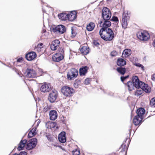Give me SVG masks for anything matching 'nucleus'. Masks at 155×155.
Returning a JSON list of instances; mask_svg holds the SVG:
<instances>
[{"label":"nucleus","instance_id":"nucleus-42","mask_svg":"<svg viewBox=\"0 0 155 155\" xmlns=\"http://www.w3.org/2000/svg\"><path fill=\"white\" fill-rule=\"evenodd\" d=\"M110 20L115 22L118 21V18L116 16H113Z\"/></svg>","mask_w":155,"mask_h":155},{"label":"nucleus","instance_id":"nucleus-53","mask_svg":"<svg viewBox=\"0 0 155 155\" xmlns=\"http://www.w3.org/2000/svg\"><path fill=\"white\" fill-rule=\"evenodd\" d=\"M35 49L37 50V51H38V52L40 51L41 50V49L39 48H35Z\"/></svg>","mask_w":155,"mask_h":155},{"label":"nucleus","instance_id":"nucleus-3","mask_svg":"<svg viewBox=\"0 0 155 155\" xmlns=\"http://www.w3.org/2000/svg\"><path fill=\"white\" fill-rule=\"evenodd\" d=\"M132 81L134 83L135 87L136 88H141L146 93H149L151 91L150 88L148 85L140 81L137 76H133Z\"/></svg>","mask_w":155,"mask_h":155},{"label":"nucleus","instance_id":"nucleus-9","mask_svg":"<svg viewBox=\"0 0 155 155\" xmlns=\"http://www.w3.org/2000/svg\"><path fill=\"white\" fill-rule=\"evenodd\" d=\"M137 36L140 40L144 41L147 40L150 37L148 33L144 31L138 32L137 34Z\"/></svg>","mask_w":155,"mask_h":155},{"label":"nucleus","instance_id":"nucleus-40","mask_svg":"<svg viewBox=\"0 0 155 155\" xmlns=\"http://www.w3.org/2000/svg\"><path fill=\"white\" fill-rule=\"evenodd\" d=\"M49 33L47 32L44 33H42L41 35V37H43V38H45L48 36Z\"/></svg>","mask_w":155,"mask_h":155},{"label":"nucleus","instance_id":"nucleus-35","mask_svg":"<svg viewBox=\"0 0 155 155\" xmlns=\"http://www.w3.org/2000/svg\"><path fill=\"white\" fill-rule=\"evenodd\" d=\"M134 64L137 67H140L142 70H144V66L142 64L138 63H135Z\"/></svg>","mask_w":155,"mask_h":155},{"label":"nucleus","instance_id":"nucleus-11","mask_svg":"<svg viewBox=\"0 0 155 155\" xmlns=\"http://www.w3.org/2000/svg\"><path fill=\"white\" fill-rule=\"evenodd\" d=\"M65 26L62 25H59L52 28V31L54 33H59L62 34L66 31Z\"/></svg>","mask_w":155,"mask_h":155},{"label":"nucleus","instance_id":"nucleus-41","mask_svg":"<svg viewBox=\"0 0 155 155\" xmlns=\"http://www.w3.org/2000/svg\"><path fill=\"white\" fill-rule=\"evenodd\" d=\"M129 77V75H128L126 76H121L120 77L121 81L122 82H124V81Z\"/></svg>","mask_w":155,"mask_h":155},{"label":"nucleus","instance_id":"nucleus-61","mask_svg":"<svg viewBox=\"0 0 155 155\" xmlns=\"http://www.w3.org/2000/svg\"><path fill=\"white\" fill-rule=\"evenodd\" d=\"M43 12H44V10H43Z\"/></svg>","mask_w":155,"mask_h":155},{"label":"nucleus","instance_id":"nucleus-5","mask_svg":"<svg viewBox=\"0 0 155 155\" xmlns=\"http://www.w3.org/2000/svg\"><path fill=\"white\" fill-rule=\"evenodd\" d=\"M61 91L63 94L66 97L71 96L74 92L73 88L67 86L62 87Z\"/></svg>","mask_w":155,"mask_h":155},{"label":"nucleus","instance_id":"nucleus-39","mask_svg":"<svg viewBox=\"0 0 155 155\" xmlns=\"http://www.w3.org/2000/svg\"><path fill=\"white\" fill-rule=\"evenodd\" d=\"M71 35H72V36L74 37L75 36L76 33L75 31H74V29L73 28H71Z\"/></svg>","mask_w":155,"mask_h":155},{"label":"nucleus","instance_id":"nucleus-28","mask_svg":"<svg viewBox=\"0 0 155 155\" xmlns=\"http://www.w3.org/2000/svg\"><path fill=\"white\" fill-rule=\"evenodd\" d=\"M130 18V16L128 13L127 12V11L124 12L123 14L122 19H124L125 20H129Z\"/></svg>","mask_w":155,"mask_h":155},{"label":"nucleus","instance_id":"nucleus-30","mask_svg":"<svg viewBox=\"0 0 155 155\" xmlns=\"http://www.w3.org/2000/svg\"><path fill=\"white\" fill-rule=\"evenodd\" d=\"M81 79H78L75 80L74 84V87L76 88H78L81 83Z\"/></svg>","mask_w":155,"mask_h":155},{"label":"nucleus","instance_id":"nucleus-49","mask_svg":"<svg viewBox=\"0 0 155 155\" xmlns=\"http://www.w3.org/2000/svg\"><path fill=\"white\" fill-rule=\"evenodd\" d=\"M151 79L154 81H155V74H153L151 77Z\"/></svg>","mask_w":155,"mask_h":155},{"label":"nucleus","instance_id":"nucleus-8","mask_svg":"<svg viewBox=\"0 0 155 155\" xmlns=\"http://www.w3.org/2000/svg\"><path fill=\"white\" fill-rule=\"evenodd\" d=\"M78 74V71L75 68H72L68 73L67 75V78L70 80H74L77 77Z\"/></svg>","mask_w":155,"mask_h":155},{"label":"nucleus","instance_id":"nucleus-38","mask_svg":"<svg viewBox=\"0 0 155 155\" xmlns=\"http://www.w3.org/2000/svg\"><path fill=\"white\" fill-rule=\"evenodd\" d=\"M36 130L37 128L36 127H34L30 131L34 135H35L37 134V132H36Z\"/></svg>","mask_w":155,"mask_h":155},{"label":"nucleus","instance_id":"nucleus-52","mask_svg":"<svg viewBox=\"0 0 155 155\" xmlns=\"http://www.w3.org/2000/svg\"><path fill=\"white\" fill-rule=\"evenodd\" d=\"M108 94L110 96H113L114 93L112 92H110L108 93Z\"/></svg>","mask_w":155,"mask_h":155},{"label":"nucleus","instance_id":"nucleus-50","mask_svg":"<svg viewBox=\"0 0 155 155\" xmlns=\"http://www.w3.org/2000/svg\"><path fill=\"white\" fill-rule=\"evenodd\" d=\"M23 58H18L17 60V61L18 62H20L22 60Z\"/></svg>","mask_w":155,"mask_h":155},{"label":"nucleus","instance_id":"nucleus-44","mask_svg":"<svg viewBox=\"0 0 155 155\" xmlns=\"http://www.w3.org/2000/svg\"><path fill=\"white\" fill-rule=\"evenodd\" d=\"M93 43L94 45L97 46L99 45V43L96 40H94Z\"/></svg>","mask_w":155,"mask_h":155},{"label":"nucleus","instance_id":"nucleus-27","mask_svg":"<svg viewBox=\"0 0 155 155\" xmlns=\"http://www.w3.org/2000/svg\"><path fill=\"white\" fill-rule=\"evenodd\" d=\"M117 70L119 73L123 75L124 74L126 71L125 68L121 67H117Z\"/></svg>","mask_w":155,"mask_h":155},{"label":"nucleus","instance_id":"nucleus-12","mask_svg":"<svg viewBox=\"0 0 155 155\" xmlns=\"http://www.w3.org/2000/svg\"><path fill=\"white\" fill-rule=\"evenodd\" d=\"M51 89L50 84L46 83L43 84L40 87L41 91L43 93L48 92L51 90Z\"/></svg>","mask_w":155,"mask_h":155},{"label":"nucleus","instance_id":"nucleus-29","mask_svg":"<svg viewBox=\"0 0 155 155\" xmlns=\"http://www.w3.org/2000/svg\"><path fill=\"white\" fill-rule=\"evenodd\" d=\"M131 50L130 49H126L123 52V55L125 54L126 55V56L128 57L131 54Z\"/></svg>","mask_w":155,"mask_h":155},{"label":"nucleus","instance_id":"nucleus-31","mask_svg":"<svg viewBox=\"0 0 155 155\" xmlns=\"http://www.w3.org/2000/svg\"><path fill=\"white\" fill-rule=\"evenodd\" d=\"M144 90L141 88H139L135 92V95L137 96H139L142 94Z\"/></svg>","mask_w":155,"mask_h":155},{"label":"nucleus","instance_id":"nucleus-43","mask_svg":"<svg viewBox=\"0 0 155 155\" xmlns=\"http://www.w3.org/2000/svg\"><path fill=\"white\" fill-rule=\"evenodd\" d=\"M42 70L41 69H39L38 70V77L41 75L42 73Z\"/></svg>","mask_w":155,"mask_h":155},{"label":"nucleus","instance_id":"nucleus-56","mask_svg":"<svg viewBox=\"0 0 155 155\" xmlns=\"http://www.w3.org/2000/svg\"><path fill=\"white\" fill-rule=\"evenodd\" d=\"M66 153H64V155H68L69 153L68 152H66Z\"/></svg>","mask_w":155,"mask_h":155},{"label":"nucleus","instance_id":"nucleus-19","mask_svg":"<svg viewBox=\"0 0 155 155\" xmlns=\"http://www.w3.org/2000/svg\"><path fill=\"white\" fill-rule=\"evenodd\" d=\"M88 68L87 66H84L80 68L79 69V74L81 76H85L87 73Z\"/></svg>","mask_w":155,"mask_h":155},{"label":"nucleus","instance_id":"nucleus-59","mask_svg":"<svg viewBox=\"0 0 155 155\" xmlns=\"http://www.w3.org/2000/svg\"><path fill=\"white\" fill-rule=\"evenodd\" d=\"M107 1H110V0H107Z\"/></svg>","mask_w":155,"mask_h":155},{"label":"nucleus","instance_id":"nucleus-48","mask_svg":"<svg viewBox=\"0 0 155 155\" xmlns=\"http://www.w3.org/2000/svg\"><path fill=\"white\" fill-rule=\"evenodd\" d=\"M49 109H50V107H49L48 106V105H47V106L45 107L44 108L45 111V112L47 111Z\"/></svg>","mask_w":155,"mask_h":155},{"label":"nucleus","instance_id":"nucleus-4","mask_svg":"<svg viewBox=\"0 0 155 155\" xmlns=\"http://www.w3.org/2000/svg\"><path fill=\"white\" fill-rule=\"evenodd\" d=\"M64 50L62 48H60L59 52L55 54L52 57L53 60L55 62H59L62 60L64 58Z\"/></svg>","mask_w":155,"mask_h":155},{"label":"nucleus","instance_id":"nucleus-14","mask_svg":"<svg viewBox=\"0 0 155 155\" xmlns=\"http://www.w3.org/2000/svg\"><path fill=\"white\" fill-rule=\"evenodd\" d=\"M66 133L64 131L61 132L58 136V139L61 143H64L66 141Z\"/></svg>","mask_w":155,"mask_h":155},{"label":"nucleus","instance_id":"nucleus-24","mask_svg":"<svg viewBox=\"0 0 155 155\" xmlns=\"http://www.w3.org/2000/svg\"><path fill=\"white\" fill-rule=\"evenodd\" d=\"M126 85L128 87V89L129 91H132L134 89L135 87L134 83L133 81H128Z\"/></svg>","mask_w":155,"mask_h":155},{"label":"nucleus","instance_id":"nucleus-26","mask_svg":"<svg viewBox=\"0 0 155 155\" xmlns=\"http://www.w3.org/2000/svg\"><path fill=\"white\" fill-rule=\"evenodd\" d=\"M58 17L59 19L62 20H66L68 19V14L61 13L58 14Z\"/></svg>","mask_w":155,"mask_h":155},{"label":"nucleus","instance_id":"nucleus-17","mask_svg":"<svg viewBox=\"0 0 155 155\" xmlns=\"http://www.w3.org/2000/svg\"><path fill=\"white\" fill-rule=\"evenodd\" d=\"M50 119L51 120H54L58 117V114L57 111L55 110H51L49 113Z\"/></svg>","mask_w":155,"mask_h":155},{"label":"nucleus","instance_id":"nucleus-2","mask_svg":"<svg viewBox=\"0 0 155 155\" xmlns=\"http://www.w3.org/2000/svg\"><path fill=\"white\" fill-rule=\"evenodd\" d=\"M111 16V13L110 10L107 7H104L102 12V17L103 19L102 21H99L100 25H106L111 26V23L110 19Z\"/></svg>","mask_w":155,"mask_h":155},{"label":"nucleus","instance_id":"nucleus-22","mask_svg":"<svg viewBox=\"0 0 155 155\" xmlns=\"http://www.w3.org/2000/svg\"><path fill=\"white\" fill-rule=\"evenodd\" d=\"M145 109L142 108H140L138 109L137 111V116L143 118V115L145 114Z\"/></svg>","mask_w":155,"mask_h":155},{"label":"nucleus","instance_id":"nucleus-51","mask_svg":"<svg viewBox=\"0 0 155 155\" xmlns=\"http://www.w3.org/2000/svg\"><path fill=\"white\" fill-rule=\"evenodd\" d=\"M18 74L19 75V76L20 77H22V76H23V75L21 73V72H19L18 73Z\"/></svg>","mask_w":155,"mask_h":155},{"label":"nucleus","instance_id":"nucleus-6","mask_svg":"<svg viewBox=\"0 0 155 155\" xmlns=\"http://www.w3.org/2000/svg\"><path fill=\"white\" fill-rule=\"evenodd\" d=\"M24 73L25 76L27 78H35L38 77V74L32 68H28Z\"/></svg>","mask_w":155,"mask_h":155},{"label":"nucleus","instance_id":"nucleus-46","mask_svg":"<svg viewBox=\"0 0 155 155\" xmlns=\"http://www.w3.org/2000/svg\"><path fill=\"white\" fill-rule=\"evenodd\" d=\"M18 155H27V154L25 151H21L19 154H18Z\"/></svg>","mask_w":155,"mask_h":155},{"label":"nucleus","instance_id":"nucleus-23","mask_svg":"<svg viewBox=\"0 0 155 155\" xmlns=\"http://www.w3.org/2000/svg\"><path fill=\"white\" fill-rule=\"evenodd\" d=\"M95 26L94 23L91 22L87 25L86 29L88 31H91L94 29Z\"/></svg>","mask_w":155,"mask_h":155},{"label":"nucleus","instance_id":"nucleus-54","mask_svg":"<svg viewBox=\"0 0 155 155\" xmlns=\"http://www.w3.org/2000/svg\"><path fill=\"white\" fill-rule=\"evenodd\" d=\"M47 32L46 30L45 29H43L42 30V34Z\"/></svg>","mask_w":155,"mask_h":155},{"label":"nucleus","instance_id":"nucleus-18","mask_svg":"<svg viewBox=\"0 0 155 155\" xmlns=\"http://www.w3.org/2000/svg\"><path fill=\"white\" fill-rule=\"evenodd\" d=\"M142 119L143 118L136 116L134 118L133 123L136 126L140 125L141 123Z\"/></svg>","mask_w":155,"mask_h":155},{"label":"nucleus","instance_id":"nucleus-55","mask_svg":"<svg viewBox=\"0 0 155 155\" xmlns=\"http://www.w3.org/2000/svg\"><path fill=\"white\" fill-rule=\"evenodd\" d=\"M153 47L155 48V39L153 41Z\"/></svg>","mask_w":155,"mask_h":155},{"label":"nucleus","instance_id":"nucleus-45","mask_svg":"<svg viewBox=\"0 0 155 155\" xmlns=\"http://www.w3.org/2000/svg\"><path fill=\"white\" fill-rule=\"evenodd\" d=\"M35 135H34L30 131L28 135V137L29 138H31Z\"/></svg>","mask_w":155,"mask_h":155},{"label":"nucleus","instance_id":"nucleus-57","mask_svg":"<svg viewBox=\"0 0 155 155\" xmlns=\"http://www.w3.org/2000/svg\"><path fill=\"white\" fill-rule=\"evenodd\" d=\"M62 150H64V151H65V152H66V151H65V150L63 148V149H62Z\"/></svg>","mask_w":155,"mask_h":155},{"label":"nucleus","instance_id":"nucleus-13","mask_svg":"<svg viewBox=\"0 0 155 155\" xmlns=\"http://www.w3.org/2000/svg\"><path fill=\"white\" fill-rule=\"evenodd\" d=\"M60 42L58 40H55L52 42L50 48L52 50H56L59 47Z\"/></svg>","mask_w":155,"mask_h":155},{"label":"nucleus","instance_id":"nucleus-10","mask_svg":"<svg viewBox=\"0 0 155 155\" xmlns=\"http://www.w3.org/2000/svg\"><path fill=\"white\" fill-rule=\"evenodd\" d=\"M58 96V92L55 90H53L49 95L48 99L51 103L54 102Z\"/></svg>","mask_w":155,"mask_h":155},{"label":"nucleus","instance_id":"nucleus-36","mask_svg":"<svg viewBox=\"0 0 155 155\" xmlns=\"http://www.w3.org/2000/svg\"><path fill=\"white\" fill-rule=\"evenodd\" d=\"M73 155H79L80 153V151L79 150L76 149L72 151Z\"/></svg>","mask_w":155,"mask_h":155},{"label":"nucleus","instance_id":"nucleus-15","mask_svg":"<svg viewBox=\"0 0 155 155\" xmlns=\"http://www.w3.org/2000/svg\"><path fill=\"white\" fill-rule=\"evenodd\" d=\"M36 53L32 51L27 54L25 55V58L27 60L30 61L34 59L36 57Z\"/></svg>","mask_w":155,"mask_h":155},{"label":"nucleus","instance_id":"nucleus-60","mask_svg":"<svg viewBox=\"0 0 155 155\" xmlns=\"http://www.w3.org/2000/svg\"><path fill=\"white\" fill-rule=\"evenodd\" d=\"M107 1H110V0H107Z\"/></svg>","mask_w":155,"mask_h":155},{"label":"nucleus","instance_id":"nucleus-58","mask_svg":"<svg viewBox=\"0 0 155 155\" xmlns=\"http://www.w3.org/2000/svg\"><path fill=\"white\" fill-rule=\"evenodd\" d=\"M13 155H18V154H17L16 153H15L14 154H13Z\"/></svg>","mask_w":155,"mask_h":155},{"label":"nucleus","instance_id":"nucleus-34","mask_svg":"<svg viewBox=\"0 0 155 155\" xmlns=\"http://www.w3.org/2000/svg\"><path fill=\"white\" fill-rule=\"evenodd\" d=\"M91 81V79L88 78L86 79L84 81V84L86 85H87L90 83V82Z\"/></svg>","mask_w":155,"mask_h":155},{"label":"nucleus","instance_id":"nucleus-47","mask_svg":"<svg viewBox=\"0 0 155 155\" xmlns=\"http://www.w3.org/2000/svg\"><path fill=\"white\" fill-rule=\"evenodd\" d=\"M43 44L41 43L38 44L37 47H36V48H39L41 49L42 48Z\"/></svg>","mask_w":155,"mask_h":155},{"label":"nucleus","instance_id":"nucleus-21","mask_svg":"<svg viewBox=\"0 0 155 155\" xmlns=\"http://www.w3.org/2000/svg\"><path fill=\"white\" fill-rule=\"evenodd\" d=\"M80 51L83 55H87L89 52V47L84 46L80 49Z\"/></svg>","mask_w":155,"mask_h":155},{"label":"nucleus","instance_id":"nucleus-37","mask_svg":"<svg viewBox=\"0 0 155 155\" xmlns=\"http://www.w3.org/2000/svg\"><path fill=\"white\" fill-rule=\"evenodd\" d=\"M117 54V52L115 51H113L110 53V55L112 57H115Z\"/></svg>","mask_w":155,"mask_h":155},{"label":"nucleus","instance_id":"nucleus-7","mask_svg":"<svg viewBox=\"0 0 155 155\" xmlns=\"http://www.w3.org/2000/svg\"><path fill=\"white\" fill-rule=\"evenodd\" d=\"M37 140L36 138H32L27 142L26 146V149L28 150L33 149L36 146Z\"/></svg>","mask_w":155,"mask_h":155},{"label":"nucleus","instance_id":"nucleus-25","mask_svg":"<svg viewBox=\"0 0 155 155\" xmlns=\"http://www.w3.org/2000/svg\"><path fill=\"white\" fill-rule=\"evenodd\" d=\"M117 64L120 67H122L126 64V61L122 58H119L117 61Z\"/></svg>","mask_w":155,"mask_h":155},{"label":"nucleus","instance_id":"nucleus-32","mask_svg":"<svg viewBox=\"0 0 155 155\" xmlns=\"http://www.w3.org/2000/svg\"><path fill=\"white\" fill-rule=\"evenodd\" d=\"M128 20H125L124 19H122V27L125 29L127 28V21Z\"/></svg>","mask_w":155,"mask_h":155},{"label":"nucleus","instance_id":"nucleus-16","mask_svg":"<svg viewBox=\"0 0 155 155\" xmlns=\"http://www.w3.org/2000/svg\"><path fill=\"white\" fill-rule=\"evenodd\" d=\"M68 19L70 21H72L77 17L76 13L75 11L71 12L68 14Z\"/></svg>","mask_w":155,"mask_h":155},{"label":"nucleus","instance_id":"nucleus-1","mask_svg":"<svg viewBox=\"0 0 155 155\" xmlns=\"http://www.w3.org/2000/svg\"><path fill=\"white\" fill-rule=\"evenodd\" d=\"M106 25H100L102 27L99 31L101 37L104 40L106 41H111L114 38V33L113 31L110 28H108L110 26Z\"/></svg>","mask_w":155,"mask_h":155},{"label":"nucleus","instance_id":"nucleus-33","mask_svg":"<svg viewBox=\"0 0 155 155\" xmlns=\"http://www.w3.org/2000/svg\"><path fill=\"white\" fill-rule=\"evenodd\" d=\"M150 105L151 107H155V98H153L151 100Z\"/></svg>","mask_w":155,"mask_h":155},{"label":"nucleus","instance_id":"nucleus-20","mask_svg":"<svg viewBox=\"0 0 155 155\" xmlns=\"http://www.w3.org/2000/svg\"><path fill=\"white\" fill-rule=\"evenodd\" d=\"M27 140H21L18 145V150L20 151L23 150L26 144H27Z\"/></svg>","mask_w":155,"mask_h":155}]
</instances>
